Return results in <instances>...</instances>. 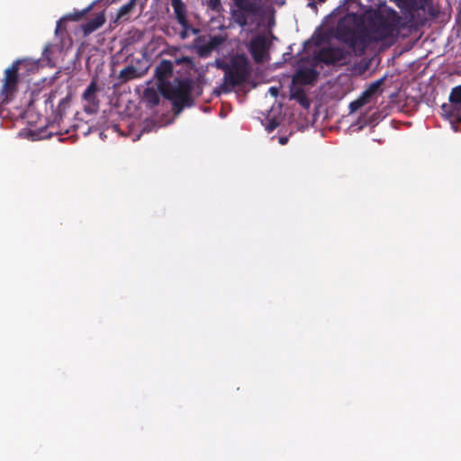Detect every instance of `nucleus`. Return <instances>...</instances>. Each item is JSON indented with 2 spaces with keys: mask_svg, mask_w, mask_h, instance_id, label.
Returning <instances> with one entry per match:
<instances>
[{
  "mask_svg": "<svg viewBox=\"0 0 461 461\" xmlns=\"http://www.w3.org/2000/svg\"><path fill=\"white\" fill-rule=\"evenodd\" d=\"M412 27L411 14L402 17L393 9L386 13L375 12L366 18V29L374 42L395 38L402 30Z\"/></svg>",
  "mask_w": 461,
  "mask_h": 461,
  "instance_id": "1",
  "label": "nucleus"
},
{
  "mask_svg": "<svg viewBox=\"0 0 461 461\" xmlns=\"http://www.w3.org/2000/svg\"><path fill=\"white\" fill-rule=\"evenodd\" d=\"M159 92L166 99L171 101L176 113H180L185 107L194 104V95L200 96L203 94V86L199 79L175 78L168 84H162Z\"/></svg>",
  "mask_w": 461,
  "mask_h": 461,
  "instance_id": "2",
  "label": "nucleus"
},
{
  "mask_svg": "<svg viewBox=\"0 0 461 461\" xmlns=\"http://www.w3.org/2000/svg\"><path fill=\"white\" fill-rule=\"evenodd\" d=\"M223 69V83L219 87V95L221 93H230L235 86L243 85L250 76L251 68L245 54H236Z\"/></svg>",
  "mask_w": 461,
  "mask_h": 461,
  "instance_id": "3",
  "label": "nucleus"
},
{
  "mask_svg": "<svg viewBox=\"0 0 461 461\" xmlns=\"http://www.w3.org/2000/svg\"><path fill=\"white\" fill-rule=\"evenodd\" d=\"M230 19L239 27L244 29L258 23L262 15L260 0H231Z\"/></svg>",
  "mask_w": 461,
  "mask_h": 461,
  "instance_id": "4",
  "label": "nucleus"
},
{
  "mask_svg": "<svg viewBox=\"0 0 461 461\" xmlns=\"http://www.w3.org/2000/svg\"><path fill=\"white\" fill-rule=\"evenodd\" d=\"M363 21L355 14H349L341 18L336 27V38L350 48H356L355 32L360 28Z\"/></svg>",
  "mask_w": 461,
  "mask_h": 461,
  "instance_id": "5",
  "label": "nucleus"
},
{
  "mask_svg": "<svg viewBox=\"0 0 461 461\" xmlns=\"http://www.w3.org/2000/svg\"><path fill=\"white\" fill-rule=\"evenodd\" d=\"M347 54L343 48H322L314 55V60L326 65H336L346 59Z\"/></svg>",
  "mask_w": 461,
  "mask_h": 461,
  "instance_id": "6",
  "label": "nucleus"
},
{
  "mask_svg": "<svg viewBox=\"0 0 461 461\" xmlns=\"http://www.w3.org/2000/svg\"><path fill=\"white\" fill-rule=\"evenodd\" d=\"M270 42L263 35H258L249 41V50L255 63H262L266 59H269L268 48Z\"/></svg>",
  "mask_w": 461,
  "mask_h": 461,
  "instance_id": "7",
  "label": "nucleus"
},
{
  "mask_svg": "<svg viewBox=\"0 0 461 461\" xmlns=\"http://www.w3.org/2000/svg\"><path fill=\"white\" fill-rule=\"evenodd\" d=\"M174 71V65L170 60L162 59L155 68V77L158 81V88L160 90L162 84H168L170 81L167 79L172 77Z\"/></svg>",
  "mask_w": 461,
  "mask_h": 461,
  "instance_id": "8",
  "label": "nucleus"
},
{
  "mask_svg": "<svg viewBox=\"0 0 461 461\" xmlns=\"http://www.w3.org/2000/svg\"><path fill=\"white\" fill-rule=\"evenodd\" d=\"M319 77V72L313 68L299 69L293 77L294 84L303 86L312 85Z\"/></svg>",
  "mask_w": 461,
  "mask_h": 461,
  "instance_id": "9",
  "label": "nucleus"
},
{
  "mask_svg": "<svg viewBox=\"0 0 461 461\" xmlns=\"http://www.w3.org/2000/svg\"><path fill=\"white\" fill-rule=\"evenodd\" d=\"M397 5L402 11V17L411 15V24L414 26V13L423 10L422 4L419 0H397Z\"/></svg>",
  "mask_w": 461,
  "mask_h": 461,
  "instance_id": "10",
  "label": "nucleus"
},
{
  "mask_svg": "<svg viewBox=\"0 0 461 461\" xmlns=\"http://www.w3.org/2000/svg\"><path fill=\"white\" fill-rule=\"evenodd\" d=\"M222 42H223V39L221 37L212 36L209 39V41L206 43L198 46L196 52L200 58H207Z\"/></svg>",
  "mask_w": 461,
  "mask_h": 461,
  "instance_id": "11",
  "label": "nucleus"
},
{
  "mask_svg": "<svg viewBox=\"0 0 461 461\" xmlns=\"http://www.w3.org/2000/svg\"><path fill=\"white\" fill-rule=\"evenodd\" d=\"M105 23L104 14H98L93 19L82 24V31L85 36H87L100 28Z\"/></svg>",
  "mask_w": 461,
  "mask_h": 461,
  "instance_id": "12",
  "label": "nucleus"
},
{
  "mask_svg": "<svg viewBox=\"0 0 461 461\" xmlns=\"http://www.w3.org/2000/svg\"><path fill=\"white\" fill-rule=\"evenodd\" d=\"M142 75L133 65H129L120 71L118 78L122 83H126L130 80L140 78Z\"/></svg>",
  "mask_w": 461,
  "mask_h": 461,
  "instance_id": "13",
  "label": "nucleus"
},
{
  "mask_svg": "<svg viewBox=\"0 0 461 461\" xmlns=\"http://www.w3.org/2000/svg\"><path fill=\"white\" fill-rule=\"evenodd\" d=\"M356 37V47L357 45H361L363 48H366L370 42L374 41L371 39V34L366 29V23L362 29H357L355 32Z\"/></svg>",
  "mask_w": 461,
  "mask_h": 461,
  "instance_id": "14",
  "label": "nucleus"
},
{
  "mask_svg": "<svg viewBox=\"0 0 461 461\" xmlns=\"http://www.w3.org/2000/svg\"><path fill=\"white\" fill-rule=\"evenodd\" d=\"M144 100L149 106L154 107L159 104L160 98L158 94L152 88H147L144 91Z\"/></svg>",
  "mask_w": 461,
  "mask_h": 461,
  "instance_id": "15",
  "label": "nucleus"
},
{
  "mask_svg": "<svg viewBox=\"0 0 461 461\" xmlns=\"http://www.w3.org/2000/svg\"><path fill=\"white\" fill-rule=\"evenodd\" d=\"M291 98L296 100L303 107L309 106V102L303 88H294L291 90Z\"/></svg>",
  "mask_w": 461,
  "mask_h": 461,
  "instance_id": "16",
  "label": "nucleus"
},
{
  "mask_svg": "<svg viewBox=\"0 0 461 461\" xmlns=\"http://www.w3.org/2000/svg\"><path fill=\"white\" fill-rule=\"evenodd\" d=\"M449 101L456 109L461 110V85L451 90Z\"/></svg>",
  "mask_w": 461,
  "mask_h": 461,
  "instance_id": "17",
  "label": "nucleus"
},
{
  "mask_svg": "<svg viewBox=\"0 0 461 461\" xmlns=\"http://www.w3.org/2000/svg\"><path fill=\"white\" fill-rule=\"evenodd\" d=\"M136 5V0H130L125 5H122L117 13V19H122L133 11Z\"/></svg>",
  "mask_w": 461,
  "mask_h": 461,
  "instance_id": "18",
  "label": "nucleus"
},
{
  "mask_svg": "<svg viewBox=\"0 0 461 461\" xmlns=\"http://www.w3.org/2000/svg\"><path fill=\"white\" fill-rule=\"evenodd\" d=\"M384 77L379 78L373 82L368 88L363 93V95L368 99L369 97L375 95L384 84Z\"/></svg>",
  "mask_w": 461,
  "mask_h": 461,
  "instance_id": "19",
  "label": "nucleus"
},
{
  "mask_svg": "<svg viewBox=\"0 0 461 461\" xmlns=\"http://www.w3.org/2000/svg\"><path fill=\"white\" fill-rule=\"evenodd\" d=\"M96 91H97L96 82H95V80H92L83 93L84 100L91 103L95 97V94L96 93Z\"/></svg>",
  "mask_w": 461,
  "mask_h": 461,
  "instance_id": "20",
  "label": "nucleus"
},
{
  "mask_svg": "<svg viewBox=\"0 0 461 461\" xmlns=\"http://www.w3.org/2000/svg\"><path fill=\"white\" fill-rule=\"evenodd\" d=\"M171 5L174 9V13L176 16L183 15L186 14V9L185 4L182 2V0H172Z\"/></svg>",
  "mask_w": 461,
  "mask_h": 461,
  "instance_id": "21",
  "label": "nucleus"
},
{
  "mask_svg": "<svg viewBox=\"0 0 461 461\" xmlns=\"http://www.w3.org/2000/svg\"><path fill=\"white\" fill-rule=\"evenodd\" d=\"M366 103H367V98L364 95H362L359 98H357V100H355L349 104L350 113H354V112L357 111L363 105H365Z\"/></svg>",
  "mask_w": 461,
  "mask_h": 461,
  "instance_id": "22",
  "label": "nucleus"
},
{
  "mask_svg": "<svg viewBox=\"0 0 461 461\" xmlns=\"http://www.w3.org/2000/svg\"><path fill=\"white\" fill-rule=\"evenodd\" d=\"M198 34L199 30L193 27L191 24H187L186 26H182V31L179 33V36L182 40H186L190 34Z\"/></svg>",
  "mask_w": 461,
  "mask_h": 461,
  "instance_id": "23",
  "label": "nucleus"
},
{
  "mask_svg": "<svg viewBox=\"0 0 461 461\" xmlns=\"http://www.w3.org/2000/svg\"><path fill=\"white\" fill-rule=\"evenodd\" d=\"M92 8V5L86 7V9L80 11V12H75L73 14H69L66 16V19L71 20V21H78L80 20L86 13H88Z\"/></svg>",
  "mask_w": 461,
  "mask_h": 461,
  "instance_id": "24",
  "label": "nucleus"
},
{
  "mask_svg": "<svg viewBox=\"0 0 461 461\" xmlns=\"http://www.w3.org/2000/svg\"><path fill=\"white\" fill-rule=\"evenodd\" d=\"M206 5L210 10L214 11L216 13H219L222 9L221 0H207Z\"/></svg>",
  "mask_w": 461,
  "mask_h": 461,
  "instance_id": "25",
  "label": "nucleus"
},
{
  "mask_svg": "<svg viewBox=\"0 0 461 461\" xmlns=\"http://www.w3.org/2000/svg\"><path fill=\"white\" fill-rule=\"evenodd\" d=\"M70 102V95H68L66 97L62 98L59 103V112H62L63 110L66 109V106L69 104Z\"/></svg>",
  "mask_w": 461,
  "mask_h": 461,
  "instance_id": "26",
  "label": "nucleus"
},
{
  "mask_svg": "<svg viewBox=\"0 0 461 461\" xmlns=\"http://www.w3.org/2000/svg\"><path fill=\"white\" fill-rule=\"evenodd\" d=\"M176 19L181 26H186L187 24H190L186 14L176 16Z\"/></svg>",
  "mask_w": 461,
  "mask_h": 461,
  "instance_id": "27",
  "label": "nucleus"
},
{
  "mask_svg": "<svg viewBox=\"0 0 461 461\" xmlns=\"http://www.w3.org/2000/svg\"><path fill=\"white\" fill-rule=\"evenodd\" d=\"M190 63H192V59L187 56H183V57L176 59V65L190 64Z\"/></svg>",
  "mask_w": 461,
  "mask_h": 461,
  "instance_id": "28",
  "label": "nucleus"
},
{
  "mask_svg": "<svg viewBox=\"0 0 461 461\" xmlns=\"http://www.w3.org/2000/svg\"><path fill=\"white\" fill-rule=\"evenodd\" d=\"M277 125H278V123H277L276 121H274V120H273V121H271V122L267 124V128H266V129H267V131L268 132H270V131H273L277 127Z\"/></svg>",
  "mask_w": 461,
  "mask_h": 461,
  "instance_id": "29",
  "label": "nucleus"
},
{
  "mask_svg": "<svg viewBox=\"0 0 461 461\" xmlns=\"http://www.w3.org/2000/svg\"><path fill=\"white\" fill-rule=\"evenodd\" d=\"M268 92L270 93V95L274 97H276L279 94V89L278 87L276 86H271L268 90Z\"/></svg>",
  "mask_w": 461,
  "mask_h": 461,
  "instance_id": "30",
  "label": "nucleus"
},
{
  "mask_svg": "<svg viewBox=\"0 0 461 461\" xmlns=\"http://www.w3.org/2000/svg\"><path fill=\"white\" fill-rule=\"evenodd\" d=\"M279 143L281 145H285L287 142H288V137L286 136H281L279 137V140H278Z\"/></svg>",
  "mask_w": 461,
  "mask_h": 461,
  "instance_id": "31",
  "label": "nucleus"
},
{
  "mask_svg": "<svg viewBox=\"0 0 461 461\" xmlns=\"http://www.w3.org/2000/svg\"><path fill=\"white\" fill-rule=\"evenodd\" d=\"M420 2V4H422V8L423 10L425 9V7L427 5H429L432 0H419Z\"/></svg>",
  "mask_w": 461,
  "mask_h": 461,
  "instance_id": "32",
  "label": "nucleus"
},
{
  "mask_svg": "<svg viewBox=\"0 0 461 461\" xmlns=\"http://www.w3.org/2000/svg\"><path fill=\"white\" fill-rule=\"evenodd\" d=\"M61 30V21H59L56 25V33H59V32Z\"/></svg>",
  "mask_w": 461,
  "mask_h": 461,
  "instance_id": "33",
  "label": "nucleus"
},
{
  "mask_svg": "<svg viewBox=\"0 0 461 461\" xmlns=\"http://www.w3.org/2000/svg\"><path fill=\"white\" fill-rule=\"evenodd\" d=\"M50 46H46L43 50V54H45L47 51H49Z\"/></svg>",
  "mask_w": 461,
  "mask_h": 461,
  "instance_id": "34",
  "label": "nucleus"
},
{
  "mask_svg": "<svg viewBox=\"0 0 461 461\" xmlns=\"http://www.w3.org/2000/svg\"><path fill=\"white\" fill-rule=\"evenodd\" d=\"M320 3H324L326 0H318Z\"/></svg>",
  "mask_w": 461,
  "mask_h": 461,
  "instance_id": "35",
  "label": "nucleus"
},
{
  "mask_svg": "<svg viewBox=\"0 0 461 461\" xmlns=\"http://www.w3.org/2000/svg\"><path fill=\"white\" fill-rule=\"evenodd\" d=\"M457 121H458V122H461V118H458V119H457Z\"/></svg>",
  "mask_w": 461,
  "mask_h": 461,
  "instance_id": "36",
  "label": "nucleus"
}]
</instances>
